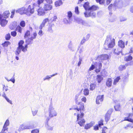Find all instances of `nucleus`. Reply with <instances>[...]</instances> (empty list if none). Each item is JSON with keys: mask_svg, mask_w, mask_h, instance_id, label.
Segmentation results:
<instances>
[{"mask_svg": "<svg viewBox=\"0 0 133 133\" xmlns=\"http://www.w3.org/2000/svg\"><path fill=\"white\" fill-rule=\"evenodd\" d=\"M21 48L18 47L15 52V55L17 56H18L21 53Z\"/></svg>", "mask_w": 133, "mask_h": 133, "instance_id": "nucleus-23", "label": "nucleus"}, {"mask_svg": "<svg viewBox=\"0 0 133 133\" xmlns=\"http://www.w3.org/2000/svg\"><path fill=\"white\" fill-rule=\"evenodd\" d=\"M43 8L45 11H47L51 10L52 7V6L50 4L45 3L44 4Z\"/></svg>", "mask_w": 133, "mask_h": 133, "instance_id": "nucleus-12", "label": "nucleus"}, {"mask_svg": "<svg viewBox=\"0 0 133 133\" xmlns=\"http://www.w3.org/2000/svg\"><path fill=\"white\" fill-rule=\"evenodd\" d=\"M30 35V32L29 30H27L25 33L24 37L25 38L28 37V36H29Z\"/></svg>", "mask_w": 133, "mask_h": 133, "instance_id": "nucleus-37", "label": "nucleus"}, {"mask_svg": "<svg viewBox=\"0 0 133 133\" xmlns=\"http://www.w3.org/2000/svg\"><path fill=\"white\" fill-rule=\"evenodd\" d=\"M114 5L115 7L120 8L123 5L122 1L121 0H116L114 2Z\"/></svg>", "mask_w": 133, "mask_h": 133, "instance_id": "nucleus-10", "label": "nucleus"}, {"mask_svg": "<svg viewBox=\"0 0 133 133\" xmlns=\"http://www.w3.org/2000/svg\"><path fill=\"white\" fill-rule=\"evenodd\" d=\"M120 78L119 77H117L114 80L113 82V84L115 85L116 83L118 82Z\"/></svg>", "mask_w": 133, "mask_h": 133, "instance_id": "nucleus-44", "label": "nucleus"}, {"mask_svg": "<svg viewBox=\"0 0 133 133\" xmlns=\"http://www.w3.org/2000/svg\"><path fill=\"white\" fill-rule=\"evenodd\" d=\"M9 124V121L8 119H7L3 127V129L2 130V131L3 132L5 131L6 130H7L6 127L8 126Z\"/></svg>", "mask_w": 133, "mask_h": 133, "instance_id": "nucleus-17", "label": "nucleus"}, {"mask_svg": "<svg viewBox=\"0 0 133 133\" xmlns=\"http://www.w3.org/2000/svg\"><path fill=\"white\" fill-rule=\"evenodd\" d=\"M90 11H86L84 13L85 16L86 17H91L92 18L95 17L96 16V13L93 11V10H90Z\"/></svg>", "mask_w": 133, "mask_h": 133, "instance_id": "nucleus-7", "label": "nucleus"}, {"mask_svg": "<svg viewBox=\"0 0 133 133\" xmlns=\"http://www.w3.org/2000/svg\"><path fill=\"white\" fill-rule=\"evenodd\" d=\"M111 36L108 35L107 36L106 39L104 43L105 49H108L109 48H113L115 45V39L114 38L111 39Z\"/></svg>", "mask_w": 133, "mask_h": 133, "instance_id": "nucleus-2", "label": "nucleus"}, {"mask_svg": "<svg viewBox=\"0 0 133 133\" xmlns=\"http://www.w3.org/2000/svg\"><path fill=\"white\" fill-rule=\"evenodd\" d=\"M120 105L119 104L114 106L115 109L116 111H119L120 110Z\"/></svg>", "mask_w": 133, "mask_h": 133, "instance_id": "nucleus-48", "label": "nucleus"}, {"mask_svg": "<svg viewBox=\"0 0 133 133\" xmlns=\"http://www.w3.org/2000/svg\"><path fill=\"white\" fill-rule=\"evenodd\" d=\"M10 44V43L9 41H6L4 42V43L2 44V45L3 47H7L8 45Z\"/></svg>", "mask_w": 133, "mask_h": 133, "instance_id": "nucleus-36", "label": "nucleus"}, {"mask_svg": "<svg viewBox=\"0 0 133 133\" xmlns=\"http://www.w3.org/2000/svg\"><path fill=\"white\" fill-rule=\"evenodd\" d=\"M26 8L24 7H22L18 9L16 11V13H19L21 15L25 14H26Z\"/></svg>", "mask_w": 133, "mask_h": 133, "instance_id": "nucleus-13", "label": "nucleus"}, {"mask_svg": "<svg viewBox=\"0 0 133 133\" xmlns=\"http://www.w3.org/2000/svg\"><path fill=\"white\" fill-rule=\"evenodd\" d=\"M25 127V125H24L23 124L21 125L20 126L19 128L18 129V130L19 131H21L24 129H25L24 128Z\"/></svg>", "mask_w": 133, "mask_h": 133, "instance_id": "nucleus-42", "label": "nucleus"}, {"mask_svg": "<svg viewBox=\"0 0 133 133\" xmlns=\"http://www.w3.org/2000/svg\"><path fill=\"white\" fill-rule=\"evenodd\" d=\"M10 13L8 11H5L3 13V16L5 18H6L8 17L9 16Z\"/></svg>", "mask_w": 133, "mask_h": 133, "instance_id": "nucleus-22", "label": "nucleus"}, {"mask_svg": "<svg viewBox=\"0 0 133 133\" xmlns=\"http://www.w3.org/2000/svg\"><path fill=\"white\" fill-rule=\"evenodd\" d=\"M11 36L10 34L9 33L7 34L5 37L6 39L7 40H9L10 39Z\"/></svg>", "mask_w": 133, "mask_h": 133, "instance_id": "nucleus-59", "label": "nucleus"}, {"mask_svg": "<svg viewBox=\"0 0 133 133\" xmlns=\"http://www.w3.org/2000/svg\"><path fill=\"white\" fill-rule=\"evenodd\" d=\"M57 74V73H56L55 74H52L51 75H46V76L43 78V80L44 81H45L46 80L49 81L50 80L51 77L54 76Z\"/></svg>", "mask_w": 133, "mask_h": 133, "instance_id": "nucleus-15", "label": "nucleus"}, {"mask_svg": "<svg viewBox=\"0 0 133 133\" xmlns=\"http://www.w3.org/2000/svg\"><path fill=\"white\" fill-rule=\"evenodd\" d=\"M129 117H125L124 120L127 121L132 123H133V119L131 118H129Z\"/></svg>", "mask_w": 133, "mask_h": 133, "instance_id": "nucleus-43", "label": "nucleus"}, {"mask_svg": "<svg viewBox=\"0 0 133 133\" xmlns=\"http://www.w3.org/2000/svg\"><path fill=\"white\" fill-rule=\"evenodd\" d=\"M112 83V82L111 79L110 78H108L106 83V85L108 87H110L111 86Z\"/></svg>", "mask_w": 133, "mask_h": 133, "instance_id": "nucleus-21", "label": "nucleus"}, {"mask_svg": "<svg viewBox=\"0 0 133 133\" xmlns=\"http://www.w3.org/2000/svg\"><path fill=\"white\" fill-rule=\"evenodd\" d=\"M84 110H79V111H78L77 116V123L79 125L82 127L83 126L85 122V119L83 118L84 115L83 112Z\"/></svg>", "mask_w": 133, "mask_h": 133, "instance_id": "nucleus-3", "label": "nucleus"}, {"mask_svg": "<svg viewBox=\"0 0 133 133\" xmlns=\"http://www.w3.org/2000/svg\"><path fill=\"white\" fill-rule=\"evenodd\" d=\"M63 3L61 0H59L56 1L55 2V4L56 6L57 7L60 6Z\"/></svg>", "mask_w": 133, "mask_h": 133, "instance_id": "nucleus-25", "label": "nucleus"}, {"mask_svg": "<svg viewBox=\"0 0 133 133\" xmlns=\"http://www.w3.org/2000/svg\"><path fill=\"white\" fill-rule=\"evenodd\" d=\"M81 97L78 94L76 95L75 97V101L76 104L78 105L76 108H74V110H76L78 111L79 110H84V104L80 101Z\"/></svg>", "mask_w": 133, "mask_h": 133, "instance_id": "nucleus-1", "label": "nucleus"}, {"mask_svg": "<svg viewBox=\"0 0 133 133\" xmlns=\"http://www.w3.org/2000/svg\"><path fill=\"white\" fill-rule=\"evenodd\" d=\"M45 127L47 128V129L49 130H52L53 129V127H51L48 125H45Z\"/></svg>", "mask_w": 133, "mask_h": 133, "instance_id": "nucleus-46", "label": "nucleus"}, {"mask_svg": "<svg viewBox=\"0 0 133 133\" xmlns=\"http://www.w3.org/2000/svg\"><path fill=\"white\" fill-rule=\"evenodd\" d=\"M48 31L49 32L51 33H52L53 32V31L52 29L51 25H49V26Z\"/></svg>", "mask_w": 133, "mask_h": 133, "instance_id": "nucleus-50", "label": "nucleus"}, {"mask_svg": "<svg viewBox=\"0 0 133 133\" xmlns=\"http://www.w3.org/2000/svg\"><path fill=\"white\" fill-rule=\"evenodd\" d=\"M21 50L24 52H25L27 51V49L25 48L24 46L21 47Z\"/></svg>", "mask_w": 133, "mask_h": 133, "instance_id": "nucleus-62", "label": "nucleus"}, {"mask_svg": "<svg viewBox=\"0 0 133 133\" xmlns=\"http://www.w3.org/2000/svg\"><path fill=\"white\" fill-rule=\"evenodd\" d=\"M89 3L88 2H85L83 5V7L86 10H96L98 9V7L95 5H93L90 7L89 5Z\"/></svg>", "mask_w": 133, "mask_h": 133, "instance_id": "nucleus-6", "label": "nucleus"}, {"mask_svg": "<svg viewBox=\"0 0 133 133\" xmlns=\"http://www.w3.org/2000/svg\"><path fill=\"white\" fill-rule=\"evenodd\" d=\"M81 21V22L82 25L86 26H88V23L86 21L82 20Z\"/></svg>", "mask_w": 133, "mask_h": 133, "instance_id": "nucleus-52", "label": "nucleus"}, {"mask_svg": "<svg viewBox=\"0 0 133 133\" xmlns=\"http://www.w3.org/2000/svg\"><path fill=\"white\" fill-rule=\"evenodd\" d=\"M51 117H50L49 116L48 117H47L46 118V119L45 121V125H48V122L49 121V120H50V118H51Z\"/></svg>", "mask_w": 133, "mask_h": 133, "instance_id": "nucleus-56", "label": "nucleus"}, {"mask_svg": "<svg viewBox=\"0 0 133 133\" xmlns=\"http://www.w3.org/2000/svg\"><path fill=\"white\" fill-rule=\"evenodd\" d=\"M11 34L12 36L15 37L16 35L17 32L15 31H14L11 32Z\"/></svg>", "mask_w": 133, "mask_h": 133, "instance_id": "nucleus-55", "label": "nucleus"}, {"mask_svg": "<svg viewBox=\"0 0 133 133\" xmlns=\"http://www.w3.org/2000/svg\"><path fill=\"white\" fill-rule=\"evenodd\" d=\"M97 81L98 83L97 85H99V83L101 82L103 79V77L100 75H98L96 77Z\"/></svg>", "mask_w": 133, "mask_h": 133, "instance_id": "nucleus-19", "label": "nucleus"}, {"mask_svg": "<svg viewBox=\"0 0 133 133\" xmlns=\"http://www.w3.org/2000/svg\"><path fill=\"white\" fill-rule=\"evenodd\" d=\"M109 58V56L107 54L102 55L98 56L97 59L99 60H105Z\"/></svg>", "mask_w": 133, "mask_h": 133, "instance_id": "nucleus-11", "label": "nucleus"}, {"mask_svg": "<svg viewBox=\"0 0 133 133\" xmlns=\"http://www.w3.org/2000/svg\"><path fill=\"white\" fill-rule=\"evenodd\" d=\"M72 16V13L71 11L68 12V17L69 20H70Z\"/></svg>", "mask_w": 133, "mask_h": 133, "instance_id": "nucleus-40", "label": "nucleus"}, {"mask_svg": "<svg viewBox=\"0 0 133 133\" xmlns=\"http://www.w3.org/2000/svg\"><path fill=\"white\" fill-rule=\"evenodd\" d=\"M89 90L87 89H85L84 90V94L85 95H88L89 93Z\"/></svg>", "mask_w": 133, "mask_h": 133, "instance_id": "nucleus-39", "label": "nucleus"}, {"mask_svg": "<svg viewBox=\"0 0 133 133\" xmlns=\"http://www.w3.org/2000/svg\"><path fill=\"white\" fill-rule=\"evenodd\" d=\"M49 115L50 117H53L57 115V113L53 107L52 103H50L48 109Z\"/></svg>", "mask_w": 133, "mask_h": 133, "instance_id": "nucleus-5", "label": "nucleus"}, {"mask_svg": "<svg viewBox=\"0 0 133 133\" xmlns=\"http://www.w3.org/2000/svg\"><path fill=\"white\" fill-rule=\"evenodd\" d=\"M94 124V123L92 122L87 124L85 125L84 128L85 129H88L92 126Z\"/></svg>", "mask_w": 133, "mask_h": 133, "instance_id": "nucleus-24", "label": "nucleus"}, {"mask_svg": "<svg viewBox=\"0 0 133 133\" xmlns=\"http://www.w3.org/2000/svg\"><path fill=\"white\" fill-rule=\"evenodd\" d=\"M78 50H79V52L80 54H81L83 51L84 50V48L82 46L79 50L78 48Z\"/></svg>", "mask_w": 133, "mask_h": 133, "instance_id": "nucleus-58", "label": "nucleus"}, {"mask_svg": "<svg viewBox=\"0 0 133 133\" xmlns=\"http://www.w3.org/2000/svg\"><path fill=\"white\" fill-rule=\"evenodd\" d=\"M113 109H109L107 113L106 114H108V115H111L112 112H113Z\"/></svg>", "mask_w": 133, "mask_h": 133, "instance_id": "nucleus-54", "label": "nucleus"}, {"mask_svg": "<svg viewBox=\"0 0 133 133\" xmlns=\"http://www.w3.org/2000/svg\"><path fill=\"white\" fill-rule=\"evenodd\" d=\"M95 68V66L94 65L92 64L89 69V71L93 70Z\"/></svg>", "mask_w": 133, "mask_h": 133, "instance_id": "nucleus-64", "label": "nucleus"}, {"mask_svg": "<svg viewBox=\"0 0 133 133\" xmlns=\"http://www.w3.org/2000/svg\"><path fill=\"white\" fill-rule=\"evenodd\" d=\"M38 8V5L36 4H34L32 6L29 5L27 8L26 9V15L28 16H30L33 14L34 12V9Z\"/></svg>", "mask_w": 133, "mask_h": 133, "instance_id": "nucleus-4", "label": "nucleus"}, {"mask_svg": "<svg viewBox=\"0 0 133 133\" xmlns=\"http://www.w3.org/2000/svg\"><path fill=\"white\" fill-rule=\"evenodd\" d=\"M125 43L122 40H120L118 42V45L121 48H123L125 47Z\"/></svg>", "mask_w": 133, "mask_h": 133, "instance_id": "nucleus-20", "label": "nucleus"}, {"mask_svg": "<svg viewBox=\"0 0 133 133\" xmlns=\"http://www.w3.org/2000/svg\"><path fill=\"white\" fill-rule=\"evenodd\" d=\"M33 39L30 37L27 39L26 40V43L28 44H31L33 43Z\"/></svg>", "mask_w": 133, "mask_h": 133, "instance_id": "nucleus-29", "label": "nucleus"}, {"mask_svg": "<svg viewBox=\"0 0 133 133\" xmlns=\"http://www.w3.org/2000/svg\"><path fill=\"white\" fill-rule=\"evenodd\" d=\"M132 59V57L130 55H129L127 57H126L125 59V61H130Z\"/></svg>", "mask_w": 133, "mask_h": 133, "instance_id": "nucleus-45", "label": "nucleus"}, {"mask_svg": "<svg viewBox=\"0 0 133 133\" xmlns=\"http://www.w3.org/2000/svg\"><path fill=\"white\" fill-rule=\"evenodd\" d=\"M75 13L77 14H79V11L78 7V6H76L75 7Z\"/></svg>", "mask_w": 133, "mask_h": 133, "instance_id": "nucleus-57", "label": "nucleus"}, {"mask_svg": "<svg viewBox=\"0 0 133 133\" xmlns=\"http://www.w3.org/2000/svg\"><path fill=\"white\" fill-rule=\"evenodd\" d=\"M48 21L49 19L48 18H46L44 19L42 23L41 24L39 27V29L40 30H41L42 29V28L44 26L45 24Z\"/></svg>", "mask_w": 133, "mask_h": 133, "instance_id": "nucleus-16", "label": "nucleus"}, {"mask_svg": "<svg viewBox=\"0 0 133 133\" xmlns=\"http://www.w3.org/2000/svg\"><path fill=\"white\" fill-rule=\"evenodd\" d=\"M24 43V41L23 40H21L18 43V47L21 48V47H23V44Z\"/></svg>", "mask_w": 133, "mask_h": 133, "instance_id": "nucleus-41", "label": "nucleus"}, {"mask_svg": "<svg viewBox=\"0 0 133 133\" xmlns=\"http://www.w3.org/2000/svg\"><path fill=\"white\" fill-rule=\"evenodd\" d=\"M5 19L2 15H0V24L2 26H5L8 22V21Z\"/></svg>", "mask_w": 133, "mask_h": 133, "instance_id": "nucleus-9", "label": "nucleus"}, {"mask_svg": "<svg viewBox=\"0 0 133 133\" xmlns=\"http://www.w3.org/2000/svg\"><path fill=\"white\" fill-rule=\"evenodd\" d=\"M120 50L118 48H117L115 49L114 50V53L117 55H119L122 52L121 50Z\"/></svg>", "mask_w": 133, "mask_h": 133, "instance_id": "nucleus-26", "label": "nucleus"}, {"mask_svg": "<svg viewBox=\"0 0 133 133\" xmlns=\"http://www.w3.org/2000/svg\"><path fill=\"white\" fill-rule=\"evenodd\" d=\"M37 35V34L36 32H33V35H31V37L33 40L36 38Z\"/></svg>", "mask_w": 133, "mask_h": 133, "instance_id": "nucleus-38", "label": "nucleus"}, {"mask_svg": "<svg viewBox=\"0 0 133 133\" xmlns=\"http://www.w3.org/2000/svg\"><path fill=\"white\" fill-rule=\"evenodd\" d=\"M34 128V126L32 124H27L25 125L24 128L26 129H32Z\"/></svg>", "mask_w": 133, "mask_h": 133, "instance_id": "nucleus-31", "label": "nucleus"}, {"mask_svg": "<svg viewBox=\"0 0 133 133\" xmlns=\"http://www.w3.org/2000/svg\"><path fill=\"white\" fill-rule=\"evenodd\" d=\"M31 111L33 115L34 116L37 114L38 111V110H34L33 109H32Z\"/></svg>", "mask_w": 133, "mask_h": 133, "instance_id": "nucleus-51", "label": "nucleus"}, {"mask_svg": "<svg viewBox=\"0 0 133 133\" xmlns=\"http://www.w3.org/2000/svg\"><path fill=\"white\" fill-rule=\"evenodd\" d=\"M127 19L125 17H120V21H123L127 20Z\"/></svg>", "mask_w": 133, "mask_h": 133, "instance_id": "nucleus-63", "label": "nucleus"}, {"mask_svg": "<svg viewBox=\"0 0 133 133\" xmlns=\"http://www.w3.org/2000/svg\"><path fill=\"white\" fill-rule=\"evenodd\" d=\"M38 8H37V7L36 8V9H37V11L38 12V15L40 16L44 15L45 13V10L43 8L39 7V6L38 5Z\"/></svg>", "mask_w": 133, "mask_h": 133, "instance_id": "nucleus-8", "label": "nucleus"}, {"mask_svg": "<svg viewBox=\"0 0 133 133\" xmlns=\"http://www.w3.org/2000/svg\"><path fill=\"white\" fill-rule=\"evenodd\" d=\"M110 117V115L106 114L105 116V121L107 123L109 120Z\"/></svg>", "mask_w": 133, "mask_h": 133, "instance_id": "nucleus-33", "label": "nucleus"}, {"mask_svg": "<svg viewBox=\"0 0 133 133\" xmlns=\"http://www.w3.org/2000/svg\"><path fill=\"white\" fill-rule=\"evenodd\" d=\"M39 130L38 129H34L31 131V133H39Z\"/></svg>", "mask_w": 133, "mask_h": 133, "instance_id": "nucleus-49", "label": "nucleus"}, {"mask_svg": "<svg viewBox=\"0 0 133 133\" xmlns=\"http://www.w3.org/2000/svg\"><path fill=\"white\" fill-rule=\"evenodd\" d=\"M17 25V23L15 22L12 24H11L9 26V28L11 30H14L16 28Z\"/></svg>", "mask_w": 133, "mask_h": 133, "instance_id": "nucleus-30", "label": "nucleus"}, {"mask_svg": "<svg viewBox=\"0 0 133 133\" xmlns=\"http://www.w3.org/2000/svg\"><path fill=\"white\" fill-rule=\"evenodd\" d=\"M79 61L77 65L78 66H79L80 65L81 63L82 62V61L83 58L81 56H80V55H79Z\"/></svg>", "mask_w": 133, "mask_h": 133, "instance_id": "nucleus-35", "label": "nucleus"}, {"mask_svg": "<svg viewBox=\"0 0 133 133\" xmlns=\"http://www.w3.org/2000/svg\"><path fill=\"white\" fill-rule=\"evenodd\" d=\"M97 3H99L100 4L104 3L105 0H96Z\"/></svg>", "mask_w": 133, "mask_h": 133, "instance_id": "nucleus-53", "label": "nucleus"}, {"mask_svg": "<svg viewBox=\"0 0 133 133\" xmlns=\"http://www.w3.org/2000/svg\"><path fill=\"white\" fill-rule=\"evenodd\" d=\"M68 47L69 50L72 51H74L76 49L75 47H74L72 43L71 42V41H70L68 45Z\"/></svg>", "mask_w": 133, "mask_h": 133, "instance_id": "nucleus-18", "label": "nucleus"}, {"mask_svg": "<svg viewBox=\"0 0 133 133\" xmlns=\"http://www.w3.org/2000/svg\"><path fill=\"white\" fill-rule=\"evenodd\" d=\"M22 28L19 25L17 26L16 28V30L17 31L20 33H22Z\"/></svg>", "mask_w": 133, "mask_h": 133, "instance_id": "nucleus-34", "label": "nucleus"}, {"mask_svg": "<svg viewBox=\"0 0 133 133\" xmlns=\"http://www.w3.org/2000/svg\"><path fill=\"white\" fill-rule=\"evenodd\" d=\"M20 25L21 27H24L25 26V23L24 21H22L20 23Z\"/></svg>", "mask_w": 133, "mask_h": 133, "instance_id": "nucleus-47", "label": "nucleus"}, {"mask_svg": "<svg viewBox=\"0 0 133 133\" xmlns=\"http://www.w3.org/2000/svg\"><path fill=\"white\" fill-rule=\"evenodd\" d=\"M15 74H14L13 76V77H12V78L11 79H9L8 78L6 77H5V79L8 81V82H9V81H11V82H12L13 83H14L15 82Z\"/></svg>", "mask_w": 133, "mask_h": 133, "instance_id": "nucleus-28", "label": "nucleus"}, {"mask_svg": "<svg viewBox=\"0 0 133 133\" xmlns=\"http://www.w3.org/2000/svg\"><path fill=\"white\" fill-rule=\"evenodd\" d=\"M96 86V85L94 83H91L90 85V90L92 91L95 89Z\"/></svg>", "mask_w": 133, "mask_h": 133, "instance_id": "nucleus-32", "label": "nucleus"}, {"mask_svg": "<svg viewBox=\"0 0 133 133\" xmlns=\"http://www.w3.org/2000/svg\"><path fill=\"white\" fill-rule=\"evenodd\" d=\"M44 0H38L37 1V4L38 6H39L40 4L42 3Z\"/></svg>", "mask_w": 133, "mask_h": 133, "instance_id": "nucleus-60", "label": "nucleus"}, {"mask_svg": "<svg viewBox=\"0 0 133 133\" xmlns=\"http://www.w3.org/2000/svg\"><path fill=\"white\" fill-rule=\"evenodd\" d=\"M104 95L102 96H98L96 99V102L97 104H99L101 102H102L103 99Z\"/></svg>", "mask_w": 133, "mask_h": 133, "instance_id": "nucleus-14", "label": "nucleus"}, {"mask_svg": "<svg viewBox=\"0 0 133 133\" xmlns=\"http://www.w3.org/2000/svg\"><path fill=\"white\" fill-rule=\"evenodd\" d=\"M128 65L125 64V65H121L118 68L119 70V71H122L125 69L126 66H127Z\"/></svg>", "mask_w": 133, "mask_h": 133, "instance_id": "nucleus-27", "label": "nucleus"}, {"mask_svg": "<svg viewBox=\"0 0 133 133\" xmlns=\"http://www.w3.org/2000/svg\"><path fill=\"white\" fill-rule=\"evenodd\" d=\"M63 21L65 24H68L69 23L70 21L67 20V18H64L63 19Z\"/></svg>", "mask_w": 133, "mask_h": 133, "instance_id": "nucleus-61", "label": "nucleus"}]
</instances>
